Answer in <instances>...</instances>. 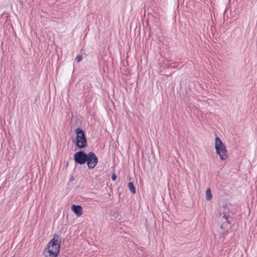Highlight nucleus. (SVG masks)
Returning a JSON list of instances; mask_svg holds the SVG:
<instances>
[{"label":"nucleus","mask_w":257,"mask_h":257,"mask_svg":"<svg viewBox=\"0 0 257 257\" xmlns=\"http://www.w3.org/2000/svg\"><path fill=\"white\" fill-rule=\"evenodd\" d=\"M62 237L56 234L49 242L47 247L44 250L45 257H57L60 250Z\"/></svg>","instance_id":"obj_1"},{"label":"nucleus","mask_w":257,"mask_h":257,"mask_svg":"<svg viewBox=\"0 0 257 257\" xmlns=\"http://www.w3.org/2000/svg\"><path fill=\"white\" fill-rule=\"evenodd\" d=\"M75 132L76 138L73 139V143L80 149L85 148L87 145V141L84 132L80 128H77L76 129Z\"/></svg>","instance_id":"obj_2"},{"label":"nucleus","mask_w":257,"mask_h":257,"mask_svg":"<svg viewBox=\"0 0 257 257\" xmlns=\"http://www.w3.org/2000/svg\"><path fill=\"white\" fill-rule=\"evenodd\" d=\"M215 147L217 154L222 160H225L228 158L227 151L225 146L219 137H216Z\"/></svg>","instance_id":"obj_3"},{"label":"nucleus","mask_w":257,"mask_h":257,"mask_svg":"<svg viewBox=\"0 0 257 257\" xmlns=\"http://www.w3.org/2000/svg\"><path fill=\"white\" fill-rule=\"evenodd\" d=\"M87 166L89 169L94 168L98 163V159L93 152H89L86 157Z\"/></svg>","instance_id":"obj_4"},{"label":"nucleus","mask_w":257,"mask_h":257,"mask_svg":"<svg viewBox=\"0 0 257 257\" xmlns=\"http://www.w3.org/2000/svg\"><path fill=\"white\" fill-rule=\"evenodd\" d=\"M220 209L221 210L219 213V218L223 222L222 224L221 225V229H223V225L228 223V218L226 213L228 212L229 209L227 208V204L223 205Z\"/></svg>","instance_id":"obj_5"},{"label":"nucleus","mask_w":257,"mask_h":257,"mask_svg":"<svg viewBox=\"0 0 257 257\" xmlns=\"http://www.w3.org/2000/svg\"><path fill=\"white\" fill-rule=\"evenodd\" d=\"M87 155L82 151H79L74 154V159L76 163L84 164L86 162Z\"/></svg>","instance_id":"obj_6"},{"label":"nucleus","mask_w":257,"mask_h":257,"mask_svg":"<svg viewBox=\"0 0 257 257\" xmlns=\"http://www.w3.org/2000/svg\"><path fill=\"white\" fill-rule=\"evenodd\" d=\"M71 209L78 216L82 214V208L80 205H73Z\"/></svg>","instance_id":"obj_7"},{"label":"nucleus","mask_w":257,"mask_h":257,"mask_svg":"<svg viewBox=\"0 0 257 257\" xmlns=\"http://www.w3.org/2000/svg\"><path fill=\"white\" fill-rule=\"evenodd\" d=\"M205 197H206V199L207 201H209V200H210L212 199V196L211 190H210V188H208L206 190V192H205Z\"/></svg>","instance_id":"obj_8"},{"label":"nucleus","mask_w":257,"mask_h":257,"mask_svg":"<svg viewBox=\"0 0 257 257\" xmlns=\"http://www.w3.org/2000/svg\"><path fill=\"white\" fill-rule=\"evenodd\" d=\"M128 187L130 191L133 194H134L136 193V189H135V187L132 182H130L128 183Z\"/></svg>","instance_id":"obj_9"},{"label":"nucleus","mask_w":257,"mask_h":257,"mask_svg":"<svg viewBox=\"0 0 257 257\" xmlns=\"http://www.w3.org/2000/svg\"><path fill=\"white\" fill-rule=\"evenodd\" d=\"M82 59V56H77L76 57V60L78 62H80Z\"/></svg>","instance_id":"obj_10"},{"label":"nucleus","mask_w":257,"mask_h":257,"mask_svg":"<svg viewBox=\"0 0 257 257\" xmlns=\"http://www.w3.org/2000/svg\"><path fill=\"white\" fill-rule=\"evenodd\" d=\"M116 176L115 174H114V173L111 176V179H112V180L115 181L116 180Z\"/></svg>","instance_id":"obj_11"}]
</instances>
